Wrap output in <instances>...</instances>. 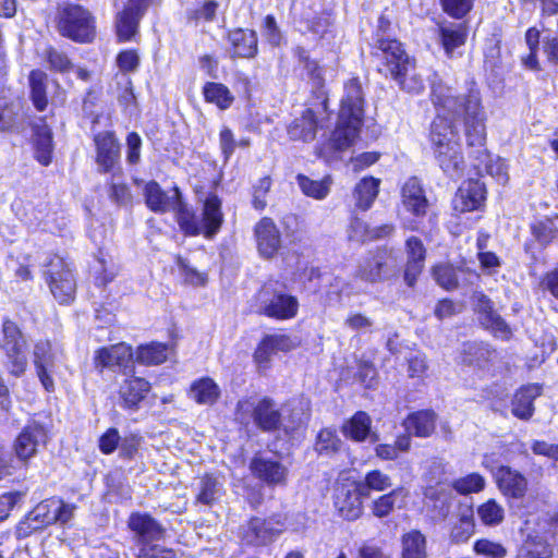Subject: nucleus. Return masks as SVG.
<instances>
[{
	"instance_id": "f257e3e1",
	"label": "nucleus",
	"mask_w": 558,
	"mask_h": 558,
	"mask_svg": "<svg viewBox=\"0 0 558 558\" xmlns=\"http://www.w3.org/2000/svg\"><path fill=\"white\" fill-rule=\"evenodd\" d=\"M435 101L442 106L445 110L453 112H464L465 114V136L470 147L474 150L475 159L478 162L475 167L485 170L499 184L508 182V168L499 157L493 158L485 148L486 142V114L482 107L481 93L475 82L468 83L465 90L456 93L450 86L434 87Z\"/></svg>"
},
{
	"instance_id": "f03ea898",
	"label": "nucleus",
	"mask_w": 558,
	"mask_h": 558,
	"mask_svg": "<svg viewBox=\"0 0 558 558\" xmlns=\"http://www.w3.org/2000/svg\"><path fill=\"white\" fill-rule=\"evenodd\" d=\"M447 86L442 81H433L432 100L437 109V117L434 119L430 129V141L434 146L435 157L440 168L451 178H459L464 167V160L461 154L458 134L449 119L463 118L464 112H451L445 110L442 106L435 101L434 87Z\"/></svg>"
},
{
	"instance_id": "7ed1b4c3",
	"label": "nucleus",
	"mask_w": 558,
	"mask_h": 558,
	"mask_svg": "<svg viewBox=\"0 0 558 558\" xmlns=\"http://www.w3.org/2000/svg\"><path fill=\"white\" fill-rule=\"evenodd\" d=\"M364 93L356 77L344 84L337 126L331 135L330 145L336 150L350 147L357 138L363 123Z\"/></svg>"
},
{
	"instance_id": "20e7f679",
	"label": "nucleus",
	"mask_w": 558,
	"mask_h": 558,
	"mask_svg": "<svg viewBox=\"0 0 558 558\" xmlns=\"http://www.w3.org/2000/svg\"><path fill=\"white\" fill-rule=\"evenodd\" d=\"M236 415L238 420L243 424H247L250 417H252L255 425L265 432L275 430L281 425L286 430L293 429L303 424L306 420V414L304 413L303 408H300L292 411L290 423L283 424L281 412L269 398H264L258 401H254L252 399L239 401L236 405Z\"/></svg>"
},
{
	"instance_id": "39448f33",
	"label": "nucleus",
	"mask_w": 558,
	"mask_h": 558,
	"mask_svg": "<svg viewBox=\"0 0 558 558\" xmlns=\"http://www.w3.org/2000/svg\"><path fill=\"white\" fill-rule=\"evenodd\" d=\"M129 525L137 535V545L133 549L134 558H173L171 549L162 547L156 542L163 538L165 530L147 514H132Z\"/></svg>"
},
{
	"instance_id": "423d86ee",
	"label": "nucleus",
	"mask_w": 558,
	"mask_h": 558,
	"mask_svg": "<svg viewBox=\"0 0 558 558\" xmlns=\"http://www.w3.org/2000/svg\"><path fill=\"white\" fill-rule=\"evenodd\" d=\"M58 31L74 41L88 43L94 38L95 26L92 15L81 5H65L58 21Z\"/></svg>"
},
{
	"instance_id": "0eeeda50",
	"label": "nucleus",
	"mask_w": 558,
	"mask_h": 558,
	"mask_svg": "<svg viewBox=\"0 0 558 558\" xmlns=\"http://www.w3.org/2000/svg\"><path fill=\"white\" fill-rule=\"evenodd\" d=\"M44 276L54 299L60 304L73 301L76 291V281L69 264L60 256H53L45 265Z\"/></svg>"
},
{
	"instance_id": "6e6552de",
	"label": "nucleus",
	"mask_w": 558,
	"mask_h": 558,
	"mask_svg": "<svg viewBox=\"0 0 558 558\" xmlns=\"http://www.w3.org/2000/svg\"><path fill=\"white\" fill-rule=\"evenodd\" d=\"M259 311L267 317L277 320L294 318L299 312L296 296L289 294L284 289L274 288L271 284L263 287L259 292Z\"/></svg>"
},
{
	"instance_id": "1a4fd4ad",
	"label": "nucleus",
	"mask_w": 558,
	"mask_h": 558,
	"mask_svg": "<svg viewBox=\"0 0 558 558\" xmlns=\"http://www.w3.org/2000/svg\"><path fill=\"white\" fill-rule=\"evenodd\" d=\"M396 271L397 262L392 252L379 248L359 264L355 277L368 283H377L388 279Z\"/></svg>"
},
{
	"instance_id": "9d476101",
	"label": "nucleus",
	"mask_w": 558,
	"mask_h": 558,
	"mask_svg": "<svg viewBox=\"0 0 558 558\" xmlns=\"http://www.w3.org/2000/svg\"><path fill=\"white\" fill-rule=\"evenodd\" d=\"M3 340L1 348L11 363V373L15 376L25 371L26 359L23 352L24 341L17 326L10 319H5L2 326Z\"/></svg>"
},
{
	"instance_id": "9b49d317",
	"label": "nucleus",
	"mask_w": 558,
	"mask_h": 558,
	"mask_svg": "<svg viewBox=\"0 0 558 558\" xmlns=\"http://www.w3.org/2000/svg\"><path fill=\"white\" fill-rule=\"evenodd\" d=\"M253 475L268 486H284L288 478V468L274 457L262 453L255 454L250 463Z\"/></svg>"
},
{
	"instance_id": "f8f14e48",
	"label": "nucleus",
	"mask_w": 558,
	"mask_h": 558,
	"mask_svg": "<svg viewBox=\"0 0 558 558\" xmlns=\"http://www.w3.org/2000/svg\"><path fill=\"white\" fill-rule=\"evenodd\" d=\"M376 56L383 60L391 77H398L401 69L413 60L407 54L401 43L390 38H381L377 41Z\"/></svg>"
},
{
	"instance_id": "ddd939ff",
	"label": "nucleus",
	"mask_w": 558,
	"mask_h": 558,
	"mask_svg": "<svg viewBox=\"0 0 558 558\" xmlns=\"http://www.w3.org/2000/svg\"><path fill=\"white\" fill-rule=\"evenodd\" d=\"M281 524L272 519L254 518L241 527L242 539L250 545H266L281 532Z\"/></svg>"
},
{
	"instance_id": "4468645a",
	"label": "nucleus",
	"mask_w": 558,
	"mask_h": 558,
	"mask_svg": "<svg viewBox=\"0 0 558 558\" xmlns=\"http://www.w3.org/2000/svg\"><path fill=\"white\" fill-rule=\"evenodd\" d=\"M362 497L366 496L360 493L357 484L355 486L343 484L336 489L335 507L345 520H356L363 512Z\"/></svg>"
},
{
	"instance_id": "2eb2a0df",
	"label": "nucleus",
	"mask_w": 558,
	"mask_h": 558,
	"mask_svg": "<svg viewBox=\"0 0 558 558\" xmlns=\"http://www.w3.org/2000/svg\"><path fill=\"white\" fill-rule=\"evenodd\" d=\"M257 250L265 258H272L281 247V234L270 218H263L254 229Z\"/></svg>"
},
{
	"instance_id": "dca6fc26",
	"label": "nucleus",
	"mask_w": 558,
	"mask_h": 558,
	"mask_svg": "<svg viewBox=\"0 0 558 558\" xmlns=\"http://www.w3.org/2000/svg\"><path fill=\"white\" fill-rule=\"evenodd\" d=\"M485 185L478 180L464 182L453 198V209L459 213L476 210L485 199Z\"/></svg>"
},
{
	"instance_id": "f3484780",
	"label": "nucleus",
	"mask_w": 558,
	"mask_h": 558,
	"mask_svg": "<svg viewBox=\"0 0 558 558\" xmlns=\"http://www.w3.org/2000/svg\"><path fill=\"white\" fill-rule=\"evenodd\" d=\"M403 208L413 216L424 217L429 206L425 191L416 178H410L401 189Z\"/></svg>"
},
{
	"instance_id": "a211bd4d",
	"label": "nucleus",
	"mask_w": 558,
	"mask_h": 558,
	"mask_svg": "<svg viewBox=\"0 0 558 558\" xmlns=\"http://www.w3.org/2000/svg\"><path fill=\"white\" fill-rule=\"evenodd\" d=\"M74 507L57 498L37 504V523L49 525L56 522L64 524L73 517Z\"/></svg>"
},
{
	"instance_id": "6ab92c4d",
	"label": "nucleus",
	"mask_w": 558,
	"mask_h": 558,
	"mask_svg": "<svg viewBox=\"0 0 558 558\" xmlns=\"http://www.w3.org/2000/svg\"><path fill=\"white\" fill-rule=\"evenodd\" d=\"M144 196L147 207L155 213H166L173 209L181 197L178 187H174L172 194L169 195L155 181L146 183Z\"/></svg>"
},
{
	"instance_id": "aec40b11",
	"label": "nucleus",
	"mask_w": 558,
	"mask_h": 558,
	"mask_svg": "<svg viewBox=\"0 0 558 558\" xmlns=\"http://www.w3.org/2000/svg\"><path fill=\"white\" fill-rule=\"evenodd\" d=\"M133 353L130 345L118 343L108 348H101L96 352L95 363L97 367L126 368L132 362Z\"/></svg>"
},
{
	"instance_id": "412c9836",
	"label": "nucleus",
	"mask_w": 558,
	"mask_h": 558,
	"mask_svg": "<svg viewBox=\"0 0 558 558\" xmlns=\"http://www.w3.org/2000/svg\"><path fill=\"white\" fill-rule=\"evenodd\" d=\"M475 306L480 314L481 323L499 337L507 338L510 329L506 322L494 311L492 301L485 294L475 295Z\"/></svg>"
},
{
	"instance_id": "4be33fe9",
	"label": "nucleus",
	"mask_w": 558,
	"mask_h": 558,
	"mask_svg": "<svg viewBox=\"0 0 558 558\" xmlns=\"http://www.w3.org/2000/svg\"><path fill=\"white\" fill-rule=\"evenodd\" d=\"M97 147V163L104 172L114 169L119 159V145L111 132H102L95 136Z\"/></svg>"
},
{
	"instance_id": "5701e85b",
	"label": "nucleus",
	"mask_w": 558,
	"mask_h": 558,
	"mask_svg": "<svg viewBox=\"0 0 558 558\" xmlns=\"http://www.w3.org/2000/svg\"><path fill=\"white\" fill-rule=\"evenodd\" d=\"M232 57L254 58L257 54V34L251 29L235 28L228 33Z\"/></svg>"
},
{
	"instance_id": "b1692460",
	"label": "nucleus",
	"mask_w": 558,
	"mask_h": 558,
	"mask_svg": "<svg viewBox=\"0 0 558 558\" xmlns=\"http://www.w3.org/2000/svg\"><path fill=\"white\" fill-rule=\"evenodd\" d=\"M496 481L499 489L506 496L521 498L526 492V478L509 466L499 468L496 474Z\"/></svg>"
},
{
	"instance_id": "393cba45",
	"label": "nucleus",
	"mask_w": 558,
	"mask_h": 558,
	"mask_svg": "<svg viewBox=\"0 0 558 558\" xmlns=\"http://www.w3.org/2000/svg\"><path fill=\"white\" fill-rule=\"evenodd\" d=\"M222 221L221 201L216 195H209L203 205L201 220L203 234L208 239L213 238L219 231Z\"/></svg>"
},
{
	"instance_id": "a878e982",
	"label": "nucleus",
	"mask_w": 558,
	"mask_h": 558,
	"mask_svg": "<svg viewBox=\"0 0 558 558\" xmlns=\"http://www.w3.org/2000/svg\"><path fill=\"white\" fill-rule=\"evenodd\" d=\"M403 426L410 435L421 438L429 437L436 428V414L429 410L411 413L404 420Z\"/></svg>"
},
{
	"instance_id": "bb28decb",
	"label": "nucleus",
	"mask_w": 558,
	"mask_h": 558,
	"mask_svg": "<svg viewBox=\"0 0 558 558\" xmlns=\"http://www.w3.org/2000/svg\"><path fill=\"white\" fill-rule=\"evenodd\" d=\"M541 393L542 387L536 384L520 388L512 399V414L521 420H529L534 413L533 401Z\"/></svg>"
},
{
	"instance_id": "cd10ccee",
	"label": "nucleus",
	"mask_w": 558,
	"mask_h": 558,
	"mask_svg": "<svg viewBox=\"0 0 558 558\" xmlns=\"http://www.w3.org/2000/svg\"><path fill=\"white\" fill-rule=\"evenodd\" d=\"M150 390V384L141 377L125 379L119 390L123 405L129 409H136Z\"/></svg>"
},
{
	"instance_id": "c85d7f7f",
	"label": "nucleus",
	"mask_w": 558,
	"mask_h": 558,
	"mask_svg": "<svg viewBox=\"0 0 558 558\" xmlns=\"http://www.w3.org/2000/svg\"><path fill=\"white\" fill-rule=\"evenodd\" d=\"M425 504L438 518H446L450 511V492L441 485H425L423 490Z\"/></svg>"
},
{
	"instance_id": "c756f323",
	"label": "nucleus",
	"mask_w": 558,
	"mask_h": 558,
	"mask_svg": "<svg viewBox=\"0 0 558 558\" xmlns=\"http://www.w3.org/2000/svg\"><path fill=\"white\" fill-rule=\"evenodd\" d=\"M146 12L145 9L131 8L128 3L117 17V35L121 41H129L137 32L138 22Z\"/></svg>"
},
{
	"instance_id": "7c9ffc66",
	"label": "nucleus",
	"mask_w": 558,
	"mask_h": 558,
	"mask_svg": "<svg viewBox=\"0 0 558 558\" xmlns=\"http://www.w3.org/2000/svg\"><path fill=\"white\" fill-rule=\"evenodd\" d=\"M393 232L392 225L371 228L366 222L354 218L350 223L349 238L356 242H366L389 236Z\"/></svg>"
},
{
	"instance_id": "2f4dec72",
	"label": "nucleus",
	"mask_w": 558,
	"mask_h": 558,
	"mask_svg": "<svg viewBox=\"0 0 558 558\" xmlns=\"http://www.w3.org/2000/svg\"><path fill=\"white\" fill-rule=\"evenodd\" d=\"M551 554L553 549L545 535L529 532L518 550L517 558H550Z\"/></svg>"
},
{
	"instance_id": "473e14b6",
	"label": "nucleus",
	"mask_w": 558,
	"mask_h": 558,
	"mask_svg": "<svg viewBox=\"0 0 558 558\" xmlns=\"http://www.w3.org/2000/svg\"><path fill=\"white\" fill-rule=\"evenodd\" d=\"M225 482L222 477L206 474L199 480L196 501L210 506L218 501L225 494Z\"/></svg>"
},
{
	"instance_id": "72a5a7b5",
	"label": "nucleus",
	"mask_w": 558,
	"mask_h": 558,
	"mask_svg": "<svg viewBox=\"0 0 558 558\" xmlns=\"http://www.w3.org/2000/svg\"><path fill=\"white\" fill-rule=\"evenodd\" d=\"M405 498L407 493L403 488L392 489L388 494H384L373 501L371 506L372 513L379 519L386 518L396 507L401 508V504H404Z\"/></svg>"
},
{
	"instance_id": "f704fd0d",
	"label": "nucleus",
	"mask_w": 558,
	"mask_h": 558,
	"mask_svg": "<svg viewBox=\"0 0 558 558\" xmlns=\"http://www.w3.org/2000/svg\"><path fill=\"white\" fill-rule=\"evenodd\" d=\"M316 130L317 123L315 113L312 109H306L300 118L292 122L288 132L292 140L307 142L314 140Z\"/></svg>"
},
{
	"instance_id": "c9c22d12",
	"label": "nucleus",
	"mask_w": 558,
	"mask_h": 558,
	"mask_svg": "<svg viewBox=\"0 0 558 558\" xmlns=\"http://www.w3.org/2000/svg\"><path fill=\"white\" fill-rule=\"evenodd\" d=\"M189 395L196 403L210 405L219 398L220 389L211 378L204 377L191 385Z\"/></svg>"
},
{
	"instance_id": "e433bc0d",
	"label": "nucleus",
	"mask_w": 558,
	"mask_h": 558,
	"mask_svg": "<svg viewBox=\"0 0 558 558\" xmlns=\"http://www.w3.org/2000/svg\"><path fill=\"white\" fill-rule=\"evenodd\" d=\"M372 420L366 412H356L342 426V433L345 437L354 441H364L371 434Z\"/></svg>"
},
{
	"instance_id": "4c0bfd02",
	"label": "nucleus",
	"mask_w": 558,
	"mask_h": 558,
	"mask_svg": "<svg viewBox=\"0 0 558 558\" xmlns=\"http://www.w3.org/2000/svg\"><path fill=\"white\" fill-rule=\"evenodd\" d=\"M426 537L417 530L405 533L401 538V558H426Z\"/></svg>"
},
{
	"instance_id": "58836bf2",
	"label": "nucleus",
	"mask_w": 558,
	"mask_h": 558,
	"mask_svg": "<svg viewBox=\"0 0 558 558\" xmlns=\"http://www.w3.org/2000/svg\"><path fill=\"white\" fill-rule=\"evenodd\" d=\"M380 181L375 178H363L354 189L355 205L362 209L367 210L373 205L378 195Z\"/></svg>"
},
{
	"instance_id": "ea45409f",
	"label": "nucleus",
	"mask_w": 558,
	"mask_h": 558,
	"mask_svg": "<svg viewBox=\"0 0 558 558\" xmlns=\"http://www.w3.org/2000/svg\"><path fill=\"white\" fill-rule=\"evenodd\" d=\"M392 78L399 84L400 88L407 93L420 94L424 89V81L416 71L414 60L401 69L398 77Z\"/></svg>"
},
{
	"instance_id": "a19ab883",
	"label": "nucleus",
	"mask_w": 558,
	"mask_h": 558,
	"mask_svg": "<svg viewBox=\"0 0 558 558\" xmlns=\"http://www.w3.org/2000/svg\"><path fill=\"white\" fill-rule=\"evenodd\" d=\"M219 7L216 0H203L186 12V19L195 25L211 23L216 20Z\"/></svg>"
},
{
	"instance_id": "79ce46f5",
	"label": "nucleus",
	"mask_w": 558,
	"mask_h": 558,
	"mask_svg": "<svg viewBox=\"0 0 558 558\" xmlns=\"http://www.w3.org/2000/svg\"><path fill=\"white\" fill-rule=\"evenodd\" d=\"M442 46L447 54H451L452 51L464 45L466 39V29L462 24H448L444 25L439 29Z\"/></svg>"
},
{
	"instance_id": "37998d69",
	"label": "nucleus",
	"mask_w": 558,
	"mask_h": 558,
	"mask_svg": "<svg viewBox=\"0 0 558 558\" xmlns=\"http://www.w3.org/2000/svg\"><path fill=\"white\" fill-rule=\"evenodd\" d=\"M169 347L159 342H151L141 345L137 350L136 360L146 365H158L168 359Z\"/></svg>"
},
{
	"instance_id": "c03bdc74",
	"label": "nucleus",
	"mask_w": 558,
	"mask_h": 558,
	"mask_svg": "<svg viewBox=\"0 0 558 558\" xmlns=\"http://www.w3.org/2000/svg\"><path fill=\"white\" fill-rule=\"evenodd\" d=\"M52 133L46 124H37V161L48 166L52 159Z\"/></svg>"
},
{
	"instance_id": "a18cd8bd",
	"label": "nucleus",
	"mask_w": 558,
	"mask_h": 558,
	"mask_svg": "<svg viewBox=\"0 0 558 558\" xmlns=\"http://www.w3.org/2000/svg\"><path fill=\"white\" fill-rule=\"evenodd\" d=\"M173 210L177 211V220L180 228L187 235H197L203 233L201 220L179 199Z\"/></svg>"
},
{
	"instance_id": "49530a36",
	"label": "nucleus",
	"mask_w": 558,
	"mask_h": 558,
	"mask_svg": "<svg viewBox=\"0 0 558 558\" xmlns=\"http://www.w3.org/2000/svg\"><path fill=\"white\" fill-rule=\"evenodd\" d=\"M296 181L301 191L315 199H324L330 191L329 179L312 180L304 174H299Z\"/></svg>"
},
{
	"instance_id": "de8ad7c7",
	"label": "nucleus",
	"mask_w": 558,
	"mask_h": 558,
	"mask_svg": "<svg viewBox=\"0 0 558 558\" xmlns=\"http://www.w3.org/2000/svg\"><path fill=\"white\" fill-rule=\"evenodd\" d=\"M360 493L368 496L369 490L384 492L388 489L392 483L389 475L379 471L373 470L365 474V477L359 484Z\"/></svg>"
},
{
	"instance_id": "09e8293b",
	"label": "nucleus",
	"mask_w": 558,
	"mask_h": 558,
	"mask_svg": "<svg viewBox=\"0 0 558 558\" xmlns=\"http://www.w3.org/2000/svg\"><path fill=\"white\" fill-rule=\"evenodd\" d=\"M204 96L208 102L215 104L220 109H227L233 102L229 88L221 83H207L204 86Z\"/></svg>"
},
{
	"instance_id": "8fccbe9b",
	"label": "nucleus",
	"mask_w": 558,
	"mask_h": 558,
	"mask_svg": "<svg viewBox=\"0 0 558 558\" xmlns=\"http://www.w3.org/2000/svg\"><path fill=\"white\" fill-rule=\"evenodd\" d=\"M342 440L338 437L335 429L324 428L316 438L315 450L320 456H331L340 450Z\"/></svg>"
},
{
	"instance_id": "3c124183",
	"label": "nucleus",
	"mask_w": 558,
	"mask_h": 558,
	"mask_svg": "<svg viewBox=\"0 0 558 558\" xmlns=\"http://www.w3.org/2000/svg\"><path fill=\"white\" fill-rule=\"evenodd\" d=\"M474 533L473 511L466 508L461 512L458 522L451 530L450 537L454 543H465Z\"/></svg>"
},
{
	"instance_id": "603ef678",
	"label": "nucleus",
	"mask_w": 558,
	"mask_h": 558,
	"mask_svg": "<svg viewBox=\"0 0 558 558\" xmlns=\"http://www.w3.org/2000/svg\"><path fill=\"white\" fill-rule=\"evenodd\" d=\"M21 110L20 101L9 102L4 96H0V130L15 128L21 119Z\"/></svg>"
},
{
	"instance_id": "864d4df0",
	"label": "nucleus",
	"mask_w": 558,
	"mask_h": 558,
	"mask_svg": "<svg viewBox=\"0 0 558 558\" xmlns=\"http://www.w3.org/2000/svg\"><path fill=\"white\" fill-rule=\"evenodd\" d=\"M16 456L26 461L35 453V427L26 426L15 441Z\"/></svg>"
},
{
	"instance_id": "5fc2aeb1",
	"label": "nucleus",
	"mask_w": 558,
	"mask_h": 558,
	"mask_svg": "<svg viewBox=\"0 0 558 558\" xmlns=\"http://www.w3.org/2000/svg\"><path fill=\"white\" fill-rule=\"evenodd\" d=\"M477 514L485 525H498L504 520L505 511L494 499H489L477 508Z\"/></svg>"
},
{
	"instance_id": "6e6d98bb",
	"label": "nucleus",
	"mask_w": 558,
	"mask_h": 558,
	"mask_svg": "<svg viewBox=\"0 0 558 558\" xmlns=\"http://www.w3.org/2000/svg\"><path fill=\"white\" fill-rule=\"evenodd\" d=\"M452 487L461 495L480 493L485 487V478L478 473H471L464 477L456 480Z\"/></svg>"
},
{
	"instance_id": "4d7b16f0",
	"label": "nucleus",
	"mask_w": 558,
	"mask_h": 558,
	"mask_svg": "<svg viewBox=\"0 0 558 558\" xmlns=\"http://www.w3.org/2000/svg\"><path fill=\"white\" fill-rule=\"evenodd\" d=\"M433 277L436 282L447 290L458 286L456 269L448 264H439L433 268Z\"/></svg>"
},
{
	"instance_id": "13d9d810",
	"label": "nucleus",
	"mask_w": 558,
	"mask_h": 558,
	"mask_svg": "<svg viewBox=\"0 0 558 558\" xmlns=\"http://www.w3.org/2000/svg\"><path fill=\"white\" fill-rule=\"evenodd\" d=\"M446 473V465L441 459L433 458L426 461L423 481L426 485H440Z\"/></svg>"
},
{
	"instance_id": "bf43d9fd",
	"label": "nucleus",
	"mask_w": 558,
	"mask_h": 558,
	"mask_svg": "<svg viewBox=\"0 0 558 558\" xmlns=\"http://www.w3.org/2000/svg\"><path fill=\"white\" fill-rule=\"evenodd\" d=\"M296 342L288 335L276 333L263 339V348H271L276 353L289 352L296 347Z\"/></svg>"
},
{
	"instance_id": "052dcab7",
	"label": "nucleus",
	"mask_w": 558,
	"mask_h": 558,
	"mask_svg": "<svg viewBox=\"0 0 558 558\" xmlns=\"http://www.w3.org/2000/svg\"><path fill=\"white\" fill-rule=\"evenodd\" d=\"M474 0H440L441 8L453 19L464 17L473 8Z\"/></svg>"
},
{
	"instance_id": "680f3d73",
	"label": "nucleus",
	"mask_w": 558,
	"mask_h": 558,
	"mask_svg": "<svg viewBox=\"0 0 558 558\" xmlns=\"http://www.w3.org/2000/svg\"><path fill=\"white\" fill-rule=\"evenodd\" d=\"M474 550L477 555L486 558H504L507 554L506 548L500 543L485 538L475 542Z\"/></svg>"
},
{
	"instance_id": "e2e57ef3",
	"label": "nucleus",
	"mask_w": 558,
	"mask_h": 558,
	"mask_svg": "<svg viewBox=\"0 0 558 558\" xmlns=\"http://www.w3.org/2000/svg\"><path fill=\"white\" fill-rule=\"evenodd\" d=\"M295 52H296L300 61L304 63V68L306 70L308 76L314 81V84L316 86H323V84H324L323 70L318 65V63L315 60H311L307 52L301 47H298Z\"/></svg>"
},
{
	"instance_id": "0e129e2a",
	"label": "nucleus",
	"mask_w": 558,
	"mask_h": 558,
	"mask_svg": "<svg viewBox=\"0 0 558 558\" xmlns=\"http://www.w3.org/2000/svg\"><path fill=\"white\" fill-rule=\"evenodd\" d=\"M271 186V179L269 177L260 178L254 185L253 191V206L257 210H262L266 207V196Z\"/></svg>"
},
{
	"instance_id": "69168bd1",
	"label": "nucleus",
	"mask_w": 558,
	"mask_h": 558,
	"mask_svg": "<svg viewBox=\"0 0 558 558\" xmlns=\"http://www.w3.org/2000/svg\"><path fill=\"white\" fill-rule=\"evenodd\" d=\"M373 319L362 313H350L344 320V326L353 331H369L373 327Z\"/></svg>"
},
{
	"instance_id": "338daca9",
	"label": "nucleus",
	"mask_w": 558,
	"mask_h": 558,
	"mask_svg": "<svg viewBox=\"0 0 558 558\" xmlns=\"http://www.w3.org/2000/svg\"><path fill=\"white\" fill-rule=\"evenodd\" d=\"M46 59L51 69L64 73L72 68V63L63 52L50 48L46 53Z\"/></svg>"
},
{
	"instance_id": "774afa93",
	"label": "nucleus",
	"mask_w": 558,
	"mask_h": 558,
	"mask_svg": "<svg viewBox=\"0 0 558 558\" xmlns=\"http://www.w3.org/2000/svg\"><path fill=\"white\" fill-rule=\"evenodd\" d=\"M219 146L226 161L230 159L238 147L233 132L227 126L220 130Z\"/></svg>"
}]
</instances>
